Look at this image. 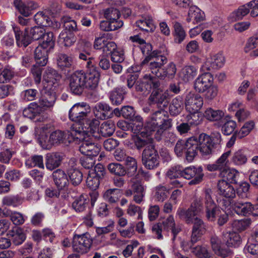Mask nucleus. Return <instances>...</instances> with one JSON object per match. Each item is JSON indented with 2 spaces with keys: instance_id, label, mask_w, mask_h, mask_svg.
Returning a JSON list of instances; mask_svg holds the SVG:
<instances>
[{
  "instance_id": "052dcab7",
  "label": "nucleus",
  "mask_w": 258,
  "mask_h": 258,
  "mask_svg": "<svg viewBox=\"0 0 258 258\" xmlns=\"http://www.w3.org/2000/svg\"><path fill=\"white\" fill-rule=\"evenodd\" d=\"M169 190L164 186L159 185L156 187L155 197L159 202H163L168 197Z\"/></svg>"
},
{
  "instance_id": "39448f33",
  "label": "nucleus",
  "mask_w": 258,
  "mask_h": 258,
  "mask_svg": "<svg viewBox=\"0 0 258 258\" xmlns=\"http://www.w3.org/2000/svg\"><path fill=\"white\" fill-rule=\"evenodd\" d=\"M171 119L168 118L166 111L161 109L153 113L145 127L147 137L156 132L155 138L160 140V137L165 131L171 126Z\"/></svg>"
},
{
  "instance_id": "774afa93",
  "label": "nucleus",
  "mask_w": 258,
  "mask_h": 258,
  "mask_svg": "<svg viewBox=\"0 0 258 258\" xmlns=\"http://www.w3.org/2000/svg\"><path fill=\"white\" fill-rule=\"evenodd\" d=\"M257 47H258V34L252 36L248 39L244 47V51L248 53Z\"/></svg>"
},
{
  "instance_id": "4d7b16f0",
  "label": "nucleus",
  "mask_w": 258,
  "mask_h": 258,
  "mask_svg": "<svg viewBox=\"0 0 258 258\" xmlns=\"http://www.w3.org/2000/svg\"><path fill=\"white\" fill-rule=\"evenodd\" d=\"M255 123L253 121L250 120L246 122L236 135L239 139H241L247 135L253 129Z\"/></svg>"
},
{
  "instance_id": "a211bd4d",
  "label": "nucleus",
  "mask_w": 258,
  "mask_h": 258,
  "mask_svg": "<svg viewBox=\"0 0 258 258\" xmlns=\"http://www.w3.org/2000/svg\"><path fill=\"white\" fill-rule=\"evenodd\" d=\"M230 154V150L224 152L214 163L207 164L206 165V169L210 172L219 171V173L223 172L229 167V157Z\"/></svg>"
},
{
  "instance_id": "f257e3e1",
  "label": "nucleus",
  "mask_w": 258,
  "mask_h": 258,
  "mask_svg": "<svg viewBox=\"0 0 258 258\" xmlns=\"http://www.w3.org/2000/svg\"><path fill=\"white\" fill-rule=\"evenodd\" d=\"M167 58L157 51H153L150 56L146 57L142 62V66L147 65V68L156 77L164 80L165 78L172 79L176 73V67L173 62H170L166 67Z\"/></svg>"
},
{
  "instance_id": "37998d69",
  "label": "nucleus",
  "mask_w": 258,
  "mask_h": 258,
  "mask_svg": "<svg viewBox=\"0 0 258 258\" xmlns=\"http://www.w3.org/2000/svg\"><path fill=\"white\" fill-rule=\"evenodd\" d=\"M219 175L224 178L231 183H237V179L239 176V173L235 168H230V167L226 170L219 173Z\"/></svg>"
},
{
  "instance_id": "c85d7f7f",
  "label": "nucleus",
  "mask_w": 258,
  "mask_h": 258,
  "mask_svg": "<svg viewBox=\"0 0 258 258\" xmlns=\"http://www.w3.org/2000/svg\"><path fill=\"white\" fill-rule=\"evenodd\" d=\"M205 19L204 13L196 6L190 7L188 17L186 20L188 22H192L194 24H200Z\"/></svg>"
},
{
  "instance_id": "20e7f679",
  "label": "nucleus",
  "mask_w": 258,
  "mask_h": 258,
  "mask_svg": "<svg viewBox=\"0 0 258 258\" xmlns=\"http://www.w3.org/2000/svg\"><path fill=\"white\" fill-rule=\"evenodd\" d=\"M68 136L69 142H79V151L82 154L96 156L99 153L100 148L94 143L93 138L88 132L73 127L68 132Z\"/></svg>"
},
{
  "instance_id": "5fc2aeb1",
  "label": "nucleus",
  "mask_w": 258,
  "mask_h": 258,
  "mask_svg": "<svg viewBox=\"0 0 258 258\" xmlns=\"http://www.w3.org/2000/svg\"><path fill=\"white\" fill-rule=\"evenodd\" d=\"M191 252L199 258H208L210 257V252L206 245H197L191 248Z\"/></svg>"
},
{
  "instance_id": "f3484780",
  "label": "nucleus",
  "mask_w": 258,
  "mask_h": 258,
  "mask_svg": "<svg viewBox=\"0 0 258 258\" xmlns=\"http://www.w3.org/2000/svg\"><path fill=\"white\" fill-rule=\"evenodd\" d=\"M169 98V91H163L161 89L154 90L148 98L150 105L156 104L158 107H166L168 105V99Z\"/></svg>"
},
{
  "instance_id": "09e8293b",
  "label": "nucleus",
  "mask_w": 258,
  "mask_h": 258,
  "mask_svg": "<svg viewBox=\"0 0 258 258\" xmlns=\"http://www.w3.org/2000/svg\"><path fill=\"white\" fill-rule=\"evenodd\" d=\"M174 41L178 43H181L185 39L186 33L181 25L178 22L174 24Z\"/></svg>"
},
{
  "instance_id": "a18cd8bd",
  "label": "nucleus",
  "mask_w": 258,
  "mask_h": 258,
  "mask_svg": "<svg viewBox=\"0 0 258 258\" xmlns=\"http://www.w3.org/2000/svg\"><path fill=\"white\" fill-rule=\"evenodd\" d=\"M197 74V69L192 66L184 67L181 72V77L185 82H188L194 79Z\"/></svg>"
},
{
  "instance_id": "4c0bfd02",
  "label": "nucleus",
  "mask_w": 258,
  "mask_h": 258,
  "mask_svg": "<svg viewBox=\"0 0 258 258\" xmlns=\"http://www.w3.org/2000/svg\"><path fill=\"white\" fill-rule=\"evenodd\" d=\"M183 107V99L180 96L173 98L169 106V111L171 115L176 116L179 114Z\"/></svg>"
},
{
  "instance_id": "8fccbe9b",
  "label": "nucleus",
  "mask_w": 258,
  "mask_h": 258,
  "mask_svg": "<svg viewBox=\"0 0 258 258\" xmlns=\"http://www.w3.org/2000/svg\"><path fill=\"white\" fill-rule=\"evenodd\" d=\"M68 173L70 181L74 185H78L82 182L83 174L79 170L76 168H70L69 169Z\"/></svg>"
},
{
  "instance_id": "c756f323",
  "label": "nucleus",
  "mask_w": 258,
  "mask_h": 258,
  "mask_svg": "<svg viewBox=\"0 0 258 258\" xmlns=\"http://www.w3.org/2000/svg\"><path fill=\"white\" fill-rule=\"evenodd\" d=\"M51 51L46 47L39 45L35 49L34 57L37 63L40 66H45L48 62V53Z\"/></svg>"
},
{
  "instance_id": "c03bdc74",
  "label": "nucleus",
  "mask_w": 258,
  "mask_h": 258,
  "mask_svg": "<svg viewBox=\"0 0 258 258\" xmlns=\"http://www.w3.org/2000/svg\"><path fill=\"white\" fill-rule=\"evenodd\" d=\"M120 197V190L116 188L109 189L105 191L103 194L104 200L110 204L117 203Z\"/></svg>"
},
{
  "instance_id": "423d86ee",
  "label": "nucleus",
  "mask_w": 258,
  "mask_h": 258,
  "mask_svg": "<svg viewBox=\"0 0 258 258\" xmlns=\"http://www.w3.org/2000/svg\"><path fill=\"white\" fill-rule=\"evenodd\" d=\"M212 191L210 189L205 190L204 197L196 198L190 208L198 215L203 211V202L204 201L206 211V217L209 220L213 221L215 217L216 204L212 198Z\"/></svg>"
},
{
  "instance_id": "bf43d9fd",
  "label": "nucleus",
  "mask_w": 258,
  "mask_h": 258,
  "mask_svg": "<svg viewBox=\"0 0 258 258\" xmlns=\"http://www.w3.org/2000/svg\"><path fill=\"white\" fill-rule=\"evenodd\" d=\"M108 169L111 173L119 176H123L126 174V170L120 164L112 163L108 165Z\"/></svg>"
},
{
  "instance_id": "58836bf2",
  "label": "nucleus",
  "mask_w": 258,
  "mask_h": 258,
  "mask_svg": "<svg viewBox=\"0 0 258 258\" xmlns=\"http://www.w3.org/2000/svg\"><path fill=\"white\" fill-rule=\"evenodd\" d=\"M248 160L247 157L244 151L238 150L234 152L231 158V163L235 166H241L245 165Z\"/></svg>"
},
{
  "instance_id": "338daca9",
  "label": "nucleus",
  "mask_w": 258,
  "mask_h": 258,
  "mask_svg": "<svg viewBox=\"0 0 258 258\" xmlns=\"http://www.w3.org/2000/svg\"><path fill=\"white\" fill-rule=\"evenodd\" d=\"M14 76V72L10 67H6L0 74V82L5 83L11 80Z\"/></svg>"
},
{
  "instance_id": "e433bc0d",
  "label": "nucleus",
  "mask_w": 258,
  "mask_h": 258,
  "mask_svg": "<svg viewBox=\"0 0 258 258\" xmlns=\"http://www.w3.org/2000/svg\"><path fill=\"white\" fill-rule=\"evenodd\" d=\"M126 93L124 87L116 88L110 92L109 99L113 104L117 105L122 102Z\"/></svg>"
},
{
  "instance_id": "2f4dec72",
  "label": "nucleus",
  "mask_w": 258,
  "mask_h": 258,
  "mask_svg": "<svg viewBox=\"0 0 258 258\" xmlns=\"http://www.w3.org/2000/svg\"><path fill=\"white\" fill-rule=\"evenodd\" d=\"M62 156L59 153H52L48 154L46 157V167L50 170H52L58 167L62 161Z\"/></svg>"
},
{
  "instance_id": "6ab92c4d",
  "label": "nucleus",
  "mask_w": 258,
  "mask_h": 258,
  "mask_svg": "<svg viewBox=\"0 0 258 258\" xmlns=\"http://www.w3.org/2000/svg\"><path fill=\"white\" fill-rule=\"evenodd\" d=\"M158 86V82H154L153 77L150 75H145L142 80L136 82L135 89L137 91L146 95L149 93L152 87L157 88Z\"/></svg>"
},
{
  "instance_id": "bb28decb",
  "label": "nucleus",
  "mask_w": 258,
  "mask_h": 258,
  "mask_svg": "<svg viewBox=\"0 0 258 258\" xmlns=\"http://www.w3.org/2000/svg\"><path fill=\"white\" fill-rule=\"evenodd\" d=\"M14 5L19 12L25 17L29 16L31 14V11L38 6L33 2H24L21 0H15Z\"/></svg>"
},
{
  "instance_id": "6e6d98bb",
  "label": "nucleus",
  "mask_w": 258,
  "mask_h": 258,
  "mask_svg": "<svg viewBox=\"0 0 258 258\" xmlns=\"http://www.w3.org/2000/svg\"><path fill=\"white\" fill-rule=\"evenodd\" d=\"M204 115L210 121H217L220 120L223 117L224 113L221 111L215 110L209 108L206 110Z\"/></svg>"
},
{
  "instance_id": "393cba45",
  "label": "nucleus",
  "mask_w": 258,
  "mask_h": 258,
  "mask_svg": "<svg viewBox=\"0 0 258 258\" xmlns=\"http://www.w3.org/2000/svg\"><path fill=\"white\" fill-rule=\"evenodd\" d=\"M192 223L194 225L191 236V242L194 244L199 240L201 236L204 233L206 226L203 221L198 217L195 218Z\"/></svg>"
},
{
  "instance_id": "4468645a",
  "label": "nucleus",
  "mask_w": 258,
  "mask_h": 258,
  "mask_svg": "<svg viewBox=\"0 0 258 258\" xmlns=\"http://www.w3.org/2000/svg\"><path fill=\"white\" fill-rule=\"evenodd\" d=\"M203 176V168L201 166L198 167L189 166L185 169L182 167L181 177L187 179L192 178V179L189 182V185L199 183L202 180Z\"/></svg>"
},
{
  "instance_id": "b1692460",
  "label": "nucleus",
  "mask_w": 258,
  "mask_h": 258,
  "mask_svg": "<svg viewBox=\"0 0 258 258\" xmlns=\"http://www.w3.org/2000/svg\"><path fill=\"white\" fill-rule=\"evenodd\" d=\"M198 139L191 137L185 142V158L188 162H191L198 155Z\"/></svg>"
},
{
  "instance_id": "0e129e2a",
  "label": "nucleus",
  "mask_w": 258,
  "mask_h": 258,
  "mask_svg": "<svg viewBox=\"0 0 258 258\" xmlns=\"http://www.w3.org/2000/svg\"><path fill=\"white\" fill-rule=\"evenodd\" d=\"M120 16V12L117 9L109 8L104 12V16L107 20H115L119 19Z\"/></svg>"
},
{
  "instance_id": "5701e85b",
  "label": "nucleus",
  "mask_w": 258,
  "mask_h": 258,
  "mask_svg": "<svg viewBox=\"0 0 258 258\" xmlns=\"http://www.w3.org/2000/svg\"><path fill=\"white\" fill-rule=\"evenodd\" d=\"M95 116L101 120H105L111 118L113 111L109 105L106 103L99 102L97 103L93 108Z\"/></svg>"
},
{
  "instance_id": "cd10ccee",
  "label": "nucleus",
  "mask_w": 258,
  "mask_h": 258,
  "mask_svg": "<svg viewBox=\"0 0 258 258\" xmlns=\"http://www.w3.org/2000/svg\"><path fill=\"white\" fill-rule=\"evenodd\" d=\"M232 207L235 212L239 215L248 216L251 213L252 204L250 202L233 201L232 203Z\"/></svg>"
},
{
  "instance_id": "13d9d810",
  "label": "nucleus",
  "mask_w": 258,
  "mask_h": 258,
  "mask_svg": "<svg viewBox=\"0 0 258 258\" xmlns=\"http://www.w3.org/2000/svg\"><path fill=\"white\" fill-rule=\"evenodd\" d=\"M88 203V200L81 196L73 203L72 207L77 212H83L87 207Z\"/></svg>"
},
{
  "instance_id": "6e6552de",
  "label": "nucleus",
  "mask_w": 258,
  "mask_h": 258,
  "mask_svg": "<svg viewBox=\"0 0 258 258\" xmlns=\"http://www.w3.org/2000/svg\"><path fill=\"white\" fill-rule=\"evenodd\" d=\"M92 242V238L88 233L75 234L72 240L73 249L74 251L81 254L86 253L90 250Z\"/></svg>"
},
{
  "instance_id": "79ce46f5",
  "label": "nucleus",
  "mask_w": 258,
  "mask_h": 258,
  "mask_svg": "<svg viewBox=\"0 0 258 258\" xmlns=\"http://www.w3.org/2000/svg\"><path fill=\"white\" fill-rule=\"evenodd\" d=\"M56 61L58 67L62 71L71 68L73 64L72 57L64 53L58 54Z\"/></svg>"
},
{
  "instance_id": "ea45409f",
  "label": "nucleus",
  "mask_w": 258,
  "mask_h": 258,
  "mask_svg": "<svg viewBox=\"0 0 258 258\" xmlns=\"http://www.w3.org/2000/svg\"><path fill=\"white\" fill-rule=\"evenodd\" d=\"M176 215L180 219L185 221L187 224H191L195 216L197 214L189 207L188 209L179 208Z\"/></svg>"
},
{
  "instance_id": "3c124183",
  "label": "nucleus",
  "mask_w": 258,
  "mask_h": 258,
  "mask_svg": "<svg viewBox=\"0 0 258 258\" xmlns=\"http://www.w3.org/2000/svg\"><path fill=\"white\" fill-rule=\"evenodd\" d=\"M115 131V125L111 121H105L101 125L99 133L103 137L111 136Z\"/></svg>"
},
{
  "instance_id": "864d4df0",
  "label": "nucleus",
  "mask_w": 258,
  "mask_h": 258,
  "mask_svg": "<svg viewBox=\"0 0 258 258\" xmlns=\"http://www.w3.org/2000/svg\"><path fill=\"white\" fill-rule=\"evenodd\" d=\"M76 41L74 36L70 32H62L59 36L58 41L64 46H71Z\"/></svg>"
},
{
  "instance_id": "c9c22d12",
  "label": "nucleus",
  "mask_w": 258,
  "mask_h": 258,
  "mask_svg": "<svg viewBox=\"0 0 258 258\" xmlns=\"http://www.w3.org/2000/svg\"><path fill=\"white\" fill-rule=\"evenodd\" d=\"M16 40L18 46H27L31 42V36L28 34L27 29H25L26 33L22 34V32L17 27L14 28Z\"/></svg>"
},
{
  "instance_id": "7c9ffc66",
  "label": "nucleus",
  "mask_w": 258,
  "mask_h": 258,
  "mask_svg": "<svg viewBox=\"0 0 258 258\" xmlns=\"http://www.w3.org/2000/svg\"><path fill=\"white\" fill-rule=\"evenodd\" d=\"M7 235L12 238L11 240L15 245L21 244L26 239L23 230L19 227H14L9 231Z\"/></svg>"
},
{
  "instance_id": "2eb2a0df",
  "label": "nucleus",
  "mask_w": 258,
  "mask_h": 258,
  "mask_svg": "<svg viewBox=\"0 0 258 258\" xmlns=\"http://www.w3.org/2000/svg\"><path fill=\"white\" fill-rule=\"evenodd\" d=\"M61 78V76L54 69L47 68L43 74V88L44 90H55L57 86L58 81Z\"/></svg>"
},
{
  "instance_id": "1a4fd4ad",
  "label": "nucleus",
  "mask_w": 258,
  "mask_h": 258,
  "mask_svg": "<svg viewBox=\"0 0 258 258\" xmlns=\"http://www.w3.org/2000/svg\"><path fill=\"white\" fill-rule=\"evenodd\" d=\"M90 107L86 103H76L70 109L69 118L73 121L81 124L88 115H90Z\"/></svg>"
},
{
  "instance_id": "49530a36",
  "label": "nucleus",
  "mask_w": 258,
  "mask_h": 258,
  "mask_svg": "<svg viewBox=\"0 0 258 258\" xmlns=\"http://www.w3.org/2000/svg\"><path fill=\"white\" fill-rule=\"evenodd\" d=\"M99 123L100 122L97 119L90 116V115H88L87 117L85 118L81 124H83L86 128L89 130V131L87 132L91 135L92 132H93L97 128Z\"/></svg>"
},
{
  "instance_id": "9d476101",
  "label": "nucleus",
  "mask_w": 258,
  "mask_h": 258,
  "mask_svg": "<svg viewBox=\"0 0 258 258\" xmlns=\"http://www.w3.org/2000/svg\"><path fill=\"white\" fill-rule=\"evenodd\" d=\"M70 131L64 132L60 130H56L50 134L49 138L47 136H44L42 135L39 137L40 144L43 148L48 149L52 145L62 143L67 137L68 140V132Z\"/></svg>"
},
{
  "instance_id": "aec40b11",
  "label": "nucleus",
  "mask_w": 258,
  "mask_h": 258,
  "mask_svg": "<svg viewBox=\"0 0 258 258\" xmlns=\"http://www.w3.org/2000/svg\"><path fill=\"white\" fill-rule=\"evenodd\" d=\"M213 83V78L209 73L199 76L195 81L194 88L199 93H203Z\"/></svg>"
},
{
  "instance_id": "f8f14e48",
  "label": "nucleus",
  "mask_w": 258,
  "mask_h": 258,
  "mask_svg": "<svg viewBox=\"0 0 258 258\" xmlns=\"http://www.w3.org/2000/svg\"><path fill=\"white\" fill-rule=\"evenodd\" d=\"M225 63V58L223 52L219 51L217 53H211L201 69L203 72L217 70L223 67Z\"/></svg>"
},
{
  "instance_id": "72a5a7b5",
  "label": "nucleus",
  "mask_w": 258,
  "mask_h": 258,
  "mask_svg": "<svg viewBox=\"0 0 258 258\" xmlns=\"http://www.w3.org/2000/svg\"><path fill=\"white\" fill-rule=\"evenodd\" d=\"M49 14L48 10L39 12L35 15L34 20L37 24L43 27L52 26V20L48 15Z\"/></svg>"
},
{
  "instance_id": "4be33fe9",
  "label": "nucleus",
  "mask_w": 258,
  "mask_h": 258,
  "mask_svg": "<svg viewBox=\"0 0 258 258\" xmlns=\"http://www.w3.org/2000/svg\"><path fill=\"white\" fill-rule=\"evenodd\" d=\"M222 237L228 248H237L242 243V238L240 235L234 231L223 232Z\"/></svg>"
},
{
  "instance_id": "f03ea898",
  "label": "nucleus",
  "mask_w": 258,
  "mask_h": 258,
  "mask_svg": "<svg viewBox=\"0 0 258 258\" xmlns=\"http://www.w3.org/2000/svg\"><path fill=\"white\" fill-rule=\"evenodd\" d=\"M44 90V95L39 100V105L36 103H31L27 108L23 111V114L28 118L33 119L35 121L41 122L47 118V115L44 112L42 107L46 109H50L54 106L56 99L55 90Z\"/></svg>"
},
{
  "instance_id": "a878e982",
  "label": "nucleus",
  "mask_w": 258,
  "mask_h": 258,
  "mask_svg": "<svg viewBox=\"0 0 258 258\" xmlns=\"http://www.w3.org/2000/svg\"><path fill=\"white\" fill-rule=\"evenodd\" d=\"M219 194L226 198H234L235 197V190L225 179L220 180L217 184Z\"/></svg>"
},
{
  "instance_id": "69168bd1",
  "label": "nucleus",
  "mask_w": 258,
  "mask_h": 258,
  "mask_svg": "<svg viewBox=\"0 0 258 258\" xmlns=\"http://www.w3.org/2000/svg\"><path fill=\"white\" fill-rule=\"evenodd\" d=\"M95 175L94 173H89L86 179L87 186L92 190L96 189L100 184V178Z\"/></svg>"
},
{
  "instance_id": "680f3d73",
  "label": "nucleus",
  "mask_w": 258,
  "mask_h": 258,
  "mask_svg": "<svg viewBox=\"0 0 258 258\" xmlns=\"http://www.w3.org/2000/svg\"><path fill=\"white\" fill-rule=\"evenodd\" d=\"M5 216H9L14 224L15 225H22L25 219L22 214L17 212H9L8 214L3 213Z\"/></svg>"
},
{
  "instance_id": "dca6fc26",
  "label": "nucleus",
  "mask_w": 258,
  "mask_h": 258,
  "mask_svg": "<svg viewBox=\"0 0 258 258\" xmlns=\"http://www.w3.org/2000/svg\"><path fill=\"white\" fill-rule=\"evenodd\" d=\"M198 148L200 153L203 157L211 155L216 148L213 144L212 137L205 134H201L198 139Z\"/></svg>"
},
{
  "instance_id": "f704fd0d",
  "label": "nucleus",
  "mask_w": 258,
  "mask_h": 258,
  "mask_svg": "<svg viewBox=\"0 0 258 258\" xmlns=\"http://www.w3.org/2000/svg\"><path fill=\"white\" fill-rule=\"evenodd\" d=\"M54 182L59 189H62L69 184L68 177L65 172L57 169L52 174Z\"/></svg>"
},
{
  "instance_id": "9b49d317",
  "label": "nucleus",
  "mask_w": 258,
  "mask_h": 258,
  "mask_svg": "<svg viewBox=\"0 0 258 258\" xmlns=\"http://www.w3.org/2000/svg\"><path fill=\"white\" fill-rule=\"evenodd\" d=\"M159 159L158 152L152 145L147 146L143 151L142 163L148 169H153L158 167Z\"/></svg>"
},
{
  "instance_id": "de8ad7c7",
  "label": "nucleus",
  "mask_w": 258,
  "mask_h": 258,
  "mask_svg": "<svg viewBox=\"0 0 258 258\" xmlns=\"http://www.w3.org/2000/svg\"><path fill=\"white\" fill-rule=\"evenodd\" d=\"M25 165L28 168L37 166L39 168L43 169L44 166L43 157L41 155L32 156L26 160Z\"/></svg>"
},
{
  "instance_id": "7ed1b4c3",
  "label": "nucleus",
  "mask_w": 258,
  "mask_h": 258,
  "mask_svg": "<svg viewBox=\"0 0 258 258\" xmlns=\"http://www.w3.org/2000/svg\"><path fill=\"white\" fill-rule=\"evenodd\" d=\"M96 72L86 74L83 71L75 72L69 78V88L74 94L81 95L86 88L95 89L98 85V76Z\"/></svg>"
},
{
  "instance_id": "603ef678",
  "label": "nucleus",
  "mask_w": 258,
  "mask_h": 258,
  "mask_svg": "<svg viewBox=\"0 0 258 258\" xmlns=\"http://www.w3.org/2000/svg\"><path fill=\"white\" fill-rule=\"evenodd\" d=\"M41 39L42 40V42L40 45L46 47L47 49L52 50L53 49L54 39L53 34L51 32L45 31Z\"/></svg>"
},
{
  "instance_id": "ddd939ff",
  "label": "nucleus",
  "mask_w": 258,
  "mask_h": 258,
  "mask_svg": "<svg viewBox=\"0 0 258 258\" xmlns=\"http://www.w3.org/2000/svg\"><path fill=\"white\" fill-rule=\"evenodd\" d=\"M203 105V99L198 94L189 92L185 98L186 110L190 113H197Z\"/></svg>"
},
{
  "instance_id": "e2e57ef3",
  "label": "nucleus",
  "mask_w": 258,
  "mask_h": 258,
  "mask_svg": "<svg viewBox=\"0 0 258 258\" xmlns=\"http://www.w3.org/2000/svg\"><path fill=\"white\" fill-rule=\"evenodd\" d=\"M182 166L175 165L170 168L166 172V176L170 179L181 177Z\"/></svg>"
},
{
  "instance_id": "a19ab883",
  "label": "nucleus",
  "mask_w": 258,
  "mask_h": 258,
  "mask_svg": "<svg viewBox=\"0 0 258 258\" xmlns=\"http://www.w3.org/2000/svg\"><path fill=\"white\" fill-rule=\"evenodd\" d=\"M251 11V6L250 2L240 6L238 8L231 14L232 18L235 20L242 19Z\"/></svg>"
},
{
  "instance_id": "0eeeda50",
  "label": "nucleus",
  "mask_w": 258,
  "mask_h": 258,
  "mask_svg": "<svg viewBox=\"0 0 258 258\" xmlns=\"http://www.w3.org/2000/svg\"><path fill=\"white\" fill-rule=\"evenodd\" d=\"M162 228L167 231L171 230L173 234V240H174L176 236L181 231V227L179 225L176 224L174 217L172 215L169 216L165 219L162 224H157L152 227V231L157 235V238L162 239Z\"/></svg>"
},
{
  "instance_id": "412c9836",
  "label": "nucleus",
  "mask_w": 258,
  "mask_h": 258,
  "mask_svg": "<svg viewBox=\"0 0 258 258\" xmlns=\"http://www.w3.org/2000/svg\"><path fill=\"white\" fill-rule=\"evenodd\" d=\"M210 244L212 250L218 256L225 258L232 253L230 249L221 247V240L216 235H213L211 237Z\"/></svg>"
},
{
  "instance_id": "473e14b6",
  "label": "nucleus",
  "mask_w": 258,
  "mask_h": 258,
  "mask_svg": "<svg viewBox=\"0 0 258 258\" xmlns=\"http://www.w3.org/2000/svg\"><path fill=\"white\" fill-rule=\"evenodd\" d=\"M136 26L140 29L147 32H153L155 29L152 18L149 15L142 16L136 22Z\"/></svg>"
}]
</instances>
